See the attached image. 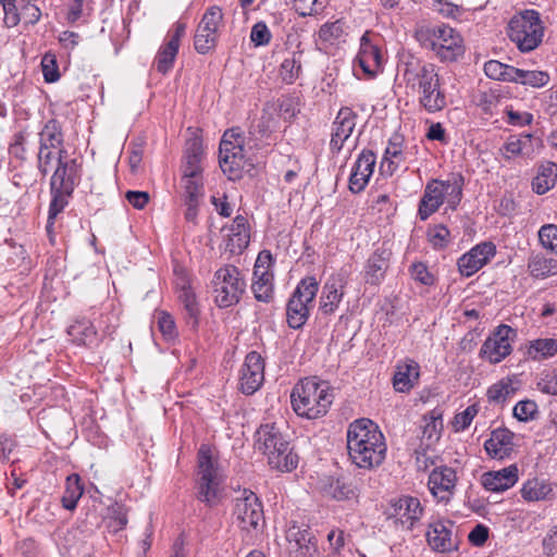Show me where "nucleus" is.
<instances>
[{"label":"nucleus","mask_w":557,"mask_h":557,"mask_svg":"<svg viewBox=\"0 0 557 557\" xmlns=\"http://www.w3.org/2000/svg\"><path fill=\"white\" fill-rule=\"evenodd\" d=\"M398 69L406 88L417 95L419 104L426 112L436 113L447 106L446 94L433 63L408 54L401 58Z\"/></svg>","instance_id":"nucleus-1"},{"label":"nucleus","mask_w":557,"mask_h":557,"mask_svg":"<svg viewBox=\"0 0 557 557\" xmlns=\"http://www.w3.org/2000/svg\"><path fill=\"white\" fill-rule=\"evenodd\" d=\"M348 455L354 465L361 469H373L383 463L387 446L385 437L370 419H358L347 431Z\"/></svg>","instance_id":"nucleus-2"},{"label":"nucleus","mask_w":557,"mask_h":557,"mask_svg":"<svg viewBox=\"0 0 557 557\" xmlns=\"http://www.w3.org/2000/svg\"><path fill=\"white\" fill-rule=\"evenodd\" d=\"M334 399L330 384L317 377L300 380L293 388L290 403L294 411L307 419L324 416Z\"/></svg>","instance_id":"nucleus-3"},{"label":"nucleus","mask_w":557,"mask_h":557,"mask_svg":"<svg viewBox=\"0 0 557 557\" xmlns=\"http://www.w3.org/2000/svg\"><path fill=\"white\" fill-rule=\"evenodd\" d=\"M225 475L213 457L211 448L201 445L198 451L196 497L209 507L218 506L224 497Z\"/></svg>","instance_id":"nucleus-4"},{"label":"nucleus","mask_w":557,"mask_h":557,"mask_svg":"<svg viewBox=\"0 0 557 557\" xmlns=\"http://www.w3.org/2000/svg\"><path fill=\"white\" fill-rule=\"evenodd\" d=\"M256 447L268 457L272 469L289 472L298 465V456L275 424H263L256 432Z\"/></svg>","instance_id":"nucleus-5"},{"label":"nucleus","mask_w":557,"mask_h":557,"mask_svg":"<svg viewBox=\"0 0 557 557\" xmlns=\"http://www.w3.org/2000/svg\"><path fill=\"white\" fill-rule=\"evenodd\" d=\"M416 37L443 62L456 61L465 53L461 35L446 24L421 27L416 32Z\"/></svg>","instance_id":"nucleus-6"},{"label":"nucleus","mask_w":557,"mask_h":557,"mask_svg":"<svg viewBox=\"0 0 557 557\" xmlns=\"http://www.w3.org/2000/svg\"><path fill=\"white\" fill-rule=\"evenodd\" d=\"M463 177L455 174L447 181L432 180L424 188L423 196L419 203V216L422 221L436 212L440 207L447 202L453 210L457 208L462 196Z\"/></svg>","instance_id":"nucleus-7"},{"label":"nucleus","mask_w":557,"mask_h":557,"mask_svg":"<svg viewBox=\"0 0 557 557\" xmlns=\"http://www.w3.org/2000/svg\"><path fill=\"white\" fill-rule=\"evenodd\" d=\"M544 32L540 13L535 10H524L515 14L507 29L509 39L521 52L535 50L543 41Z\"/></svg>","instance_id":"nucleus-8"},{"label":"nucleus","mask_w":557,"mask_h":557,"mask_svg":"<svg viewBox=\"0 0 557 557\" xmlns=\"http://www.w3.org/2000/svg\"><path fill=\"white\" fill-rule=\"evenodd\" d=\"M219 162L221 170L231 181L239 180L244 172H248L251 163L244 153L243 140L232 131L224 133L220 143Z\"/></svg>","instance_id":"nucleus-9"},{"label":"nucleus","mask_w":557,"mask_h":557,"mask_svg":"<svg viewBox=\"0 0 557 557\" xmlns=\"http://www.w3.org/2000/svg\"><path fill=\"white\" fill-rule=\"evenodd\" d=\"M318 290L319 283L313 276H307L297 284L286 306L289 327L297 330L307 322Z\"/></svg>","instance_id":"nucleus-10"},{"label":"nucleus","mask_w":557,"mask_h":557,"mask_svg":"<svg viewBox=\"0 0 557 557\" xmlns=\"http://www.w3.org/2000/svg\"><path fill=\"white\" fill-rule=\"evenodd\" d=\"M212 285L214 300L221 308L236 305L246 286L239 270L231 264H226L215 271Z\"/></svg>","instance_id":"nucleus-11"},{"label":"nucleus","mask_w":557,"mask_h":557,"mask_svg":"<svg viewBox=\"0 0 557 557\" xmlns=\"http://www.w3.org/2000/svg\"><path fill=\"white\" fill-rule=\"evenodd\" d=\"M423 515L424 508L420 499L409 495L392 499L386 510L387 519L401 531L414 530Z\"/></svg>","instance_id":"nucleus-12"},{"label":"nucleus","mask_w":557,"mask_h":557,"mask_svg":"<svg viewBox=\"0 0 557 557\" xmlns=\"http://www.w3.org/2000/svg\"><path fill=\"white\" fill-rule=\"evenodd\" d=\"M233 516L238 528L246 532L259 531L264 523L262 504L249 490H244L236 498Z\"/></svg>","instance_id":"nucleus-13"},{"label":"nucleus","mask_w":557,"mask_h":557,"mask_svg":"<svg viewBox=\"0 0 557 557\" xmlns=\"http://www.w3.org/2000/svg\"><path fill=\"white\" fill-rule=\"evenodd\" d=\"M425 541L431 550L450 555L459 549V537L455 524L447 519H436L428 524Z\"/></svg>","instance_id":"nucleus-14"},{"label":"nucleus","mask_w":557,"mask_h":557,"mask_svg":"<svg viewBox=\"0 0 557 557\" xmlns=\"http://www.w3.org/2000/svg\"><path fill=\"white\" fill-rule=\"evenodd\" d=\"M516 337L515 329L507 324L498 325L481 346L480 357L490 363H499L511 354Z\"/></svg>","instance_id":"nucleus-15"},{"label":"nucleus","mask_w":557,"mask_h":557,"mask_svg":"<svg viewBox=\"0 0 557 557\" xmlns=\"http://www.w3.org/2000/svg\"><path fill=\"white\" fill-rule=\"evenodd\" d=\"M223 22L222 9L218 5H212L207 9L198 24L194 46L199 53H207L215 47L219 29Z\"/></svg>","instance_id":"nucleus-16"},{"label":"nucleus","mask_w":557,"mask_h":557,"mask_svg":"<svg viewBox=\"0 0 557 557\" xmlns=\"http://www.w3.org/2000/svg\"><path fill=\"white\" fill-rule=\"evenodd\" d=\"M543 148V141L540 137L531 133L510 135L500 151L506 159H533L540 154Z\"/></svg>","instance_id":"nucleus-17"},{"label":"nucleus","mask_w":557,"mask_h":557,"mask_svg":"<svg viewBox=\"0 0 557 557\" xmlns=\"http://www.w3.org/2000/svg\"><path fill=\"white\" fill-rule=\"evenodd\" d=\"M264 381V361L260 354L250 351L239 372V388L246 395L257 392Z\"/></svg>","instance_id":"nucleus-18"},{"label":"nucleus","mask_w":557,"mask_h":557,"mask_svg":"<svg viewBox=\"0 0 557 557\" xmlns=\"http://www.w3.org/2000/svg\"><path fill=\"white\" fill-rule=\"evenodd\" d=\"M348 284V275L346 272L341 271L332 274L325 281L319 305L323 314H332L337 309L345 295V288Z\"/></svg>","instance_id":"nucleus-19"},{"label":"nucleus","mask_w":557,"mask_h":557,"mask_svg":"<svg viewBox=\"0 0 557 557\" xmlns=\"http://www.w3.org/2000/svg\"><path fill=\"white\" fill-rule=\"evenodd\" d=\"M457 474L453 468L441 466L434 468L430 475L428 486L432 496L438 503H448L455 492Z\"/></svg>","instance_id":"nucleus-20"},{"label":"nucleus","mask_w":557,"mask_h":557,"mask_svg":"<svg viewBox=\"0 0 557 557\" xmlns=\"http://www.w3.org/2000/svg\"><path fill=\"white\" fill-rule=\"evenodd\" d=\"M357 61L363 73L369 77L375 76L383 70L385 61L384 53L382 52L379 42L374 41L369 33L363 34L360 39Z\"/></svg>","instance_id":"nucleus-21"},{"label":"nucleus","mask_w":557,"mask_h":557,"mask_svg":"<svg viewBox=\"0 0 557 557\" xmlns=\"http://www.w3.org/2000/svg\"><path fill=\"white\" fill-rule=\"evenodd\" d=\"M357 114L348 107L342 108L332 127L330 148L332 152L338 153L345 143L350 138L356 126Z\"/></svg>","instance_id":"nucleus-22"},{"label":"nucleus","mask_w":557,"mask_h":557,"mask_svg":"<svg viewBox=\"0 0 557 557\" xmlns=\"http://www.w3.org/2000/svg\"><path fill=\"white\" fill-rule=\"evenodd\" d=\"M496 248L492 243H482L462 255L458 268L463 276H471L482 269L495 256Z\"/></svg>","instance_id":"nucleus-23"},{"label":"nucleus","mask_w":557,"mask_h":557,"mask_svg":"<svg viewBox=\"0 0 557 557\" xmlns=\"http://www.w3.org/2000/svg\"><path fill=\"white\" fill-rule=\"evenodd\" d=\"M225 250L232 255L242 253L249 245L250 234L247 219L237 215L230 226L223 227Z\"/></svg>","instance_id":"nucleus-24"},{"label":"nucleus","mask_w":557,"mask_h":557,"mask_svg":"<svg viewBox=\"0 0 557 557\" xmlns=\"http://www.w3.org/2000/svg\"><path fill=\"white\" fill-rule=\"evenodd\" d=\"M185 30L186 25L184 23H176L168 41L160 47L154 60L158 72L165 74L173 67L174 60L178 52L180 41Z\"/></svg>","instance_id":"nucleus-25"},{"label":"nucleus","mask_w":557,"mask_h":557,"mask_svg":"<svg viewBox=\"0 0 557 557\" xmlns=\"http://www.w3.org/2000/svg\"><path fill=\"white\" fill-rule=\"evenodd\" d=\"M375 154L372 151L363 150L356 160L350 176L349 189L357 194L368 185L375 166Z\"/></svg>","instance_id":"nucleus-26"},{"label":"nucleus","mask_w":557,"mask_h":557,"mask_svg":"<svg viewBox=\"0 0 557 557\" xmlns=\"http://www.w3.org/2000/svg\"><path fill=\"white\" fill-rule=\"evenodd\" d=\"M78 180V165L69 156L54 166L51 176V190H61L70 195Z\"/></svg>","instance_id":"nucleus-27"},{"label":"nucleus","mask_w":557,"mask_h":557,"mask_svg":"<svg viewBox=\"0 0 557 557\" xmlns=\"http://www.w3.org/2000/svg\"><path fill=\"white\" fill-rule=\"evenodd\" d=\"M519 479L517 465H510L500 470H493L482 474L481 484L485 490L494 493L504 492L512 487Z\"/></svg>","instance_id":"nucleus-28"},{"label":"nucleus","mask_w":557,"mask_h":557,"mask_svg":"<svg viewBox=\"0 0 557 557\" xmlns=\"http://www.w3.org/2000/svg\"><path fill=\"white\" fill-rule=\"evenodd\" d=\"M513 434L507 429H496L485 442L487 455L494 459H504L513 450Z\"/></svg>","instance_id":"nucleus-29"},{"label":"nucleus","mask_w":557,"mask_h":557,"mask_svg":"<svg viewBox=\"0 0 557 557\" xmlns=\"http://www.w3.org/2000/svg\"><path fill=\"white\" fill-rule=\"evenodd\" d=\"M420 376V367L412 359H406L396 366L393 376V386L396 392L407 393L418 382Z\"/></svg>","instance_id":"nucleus-30"},{"label":"nucleus","mask_w":557,"mask_h":557,"mask_svg":"<svg viewBox=\"0 0 557 557\" xmlns=\"http://www.w3.org/2000/svg\"><path fill=\"white\" fill-rule=\"evenodd\" d=\"M391 252L387 249H377L369 258L366 267V281L376 285L381 283L388 268Z\"/></svg>","instance_id":"nucleus-31"},{"label":"nucleus","mask_w":557,"mask_h":557,"mask_svg":"<svg viewBox=\"0 0 557 557\" xmlns=\"http://www.w3.org/2000/svg\"><path fill=\"white\" fill-rule=\"evenodd\" d=\"M557 182V164L546 161L539 165L535 177L532 181V189L537 195H544L550 190Z\"/></svg>","instance_id":"nucleus-32"},{"label":"nucleus","mask_w":557,"mask_h":557,"mask_svg":"<svg viewBox=\"0 0 557 557\" xmlns=\"http://www.w3.org/2000/svg\"><path fill=\"white\" fill-rule=\"evenodd\" d=\"M280 123V113L276 112V107L267 102L260 120L252 126L251 134L259 136V139H265L271 133L276 131Z\"/></svg>","instance_id":"nucleus-33"},{"label":"nucleus","mask_w":557,"mask_h":557,"mask_svg":"<svg viewBox=\"0 0 557 557\" xmlns=\"http://www.w3.org/2000/svg\"><path fill=\"white\" fill-rule=\"evenodd\" d=\"M520 493L527 502H541L549 497L553 493V487L545 479L532 478L522 484Z\"/></svg>","instance_id":"nucleus-34"},{"label":"nucleus","mask_w":557,"mask_h":557,"mask_svg":"<svg viewBox=\"0 0 557 557\" xmlns=\"http://www.w3.org/2000/svg\"><path fill=\"white\" fill-rule=\"evenodd\" d=\"M557 355L556 338H537L525 346V356L533 361H542Z\"/></svg>","instance_id":"nucleus-35"},{"label":"nucleus","mask_w":557,"mask_h":557,"mask_svg":"<svg viewBox=\"0 0 557 557\" xmlns=\"http://www.w3.org/2000/svg\"><path fill=\"white\" fill-rule=\"evenodd\" d=\"M398 137L395 140H391L385 149V154L381 162V169L384 173L392 174L411 154L410 150L403 149L401 144L396 141Z\"/></svg>","instance_id":"nucleus-36"},{"label":"nucleus","mask_w":557,"mask_h":557,"mask_svg":"<svg viewBox=\"0 0 557 557\" xmlns=\"http://www.w3.org/2000/svg\"><path fill=\"white\" fill-rule=\"evenodd\" d=\"M347 35L348 26L342 18L324 23L318 32L319 39L327 45L344 42Z\"/></svg>","instance_id":"nucleus-37"},{"label":"nucleus","mask_w":557,"mask_h":557,"mask_svg":"<svg viewBox=\"0 0 557 557\" xmlns=\"http://www.w3.org/2000/svg\"><path fill=\"white\" fill-rule=\"evenodd\" d=\"M37 136L38 147L64 149L63 133L55 120L48 121Z\"/></svg>","instance_id":"nucleus-38"},{"label":"nucleus","mask_w":557,"mask_h":557,"mask_svg":"<svg viewBox=\"0 0 557 557\" xmlns=\"http://www.w3.org/2000/svg\"><path fill=\"white\" fill-rule=\"evenodd\" d=\"M67 157L65 149L38 147L37 166L41 174L47 175L54 166Z\"/></svg>","instance_id":"nucleus-39"},{"label":"nucleus","mask_w":557,"mask_h":557,"mask_svg":"<svg viewBox=\"0 0 557 557\" xmlns=\"http://www.w3.org/2000/svg\"><path fill=\"white\" fill-rule=\"evenodd\" d=\"M300 51H293L283 60L280 66V77L286 84H293L299 77L301 72Z\"/></svg>","instance_id":"nucleus-40"},{"label":"nucleus","mask_w":557,"mask_h":557,"mask_svg":"<svg viewBox=\"0 0 557 557\" xmlns=\"http://www.w3.org/2000/svg\"><path fill=\"white\" fill-rule=\"evenodd\" d=\"M67 333L74 342L81 345H92L97 341V331L86 320L76 321L70 325Z\"/></svg>","instance_id":"nucleus-41"},{"label":"nucleus","mask_w":557,"mask_h":557,"mask_svg":"<svg viewBox=\"0 0 557 557\" xmlns=\"http://www.w3.org/2000/svg\"><path fill=\"white\" fill-rule=\"evenodd\" d=\"M83 486L77 474H71L66 478L65 491L62 495V506L67 510L76 508L79 498L83 495Z\"/></svg>","instance_id":"nucleus-42"},{"label":"nucleus","mask_w":557,"mask_h":557,"mask_svg":"<svg viewBox=\"0 0 557 557\" xmlns=\"http://www.w3.org/2000/svg\"><path fill=\"white\" fill-rule=\"evenodd\" d=\"M549 74L545 71H529L516 67L515 79L512 83H519L532 88H541L549 83Z\"/></svg>","instance_id":"nucleus-43"},{"label":"nucleus","mask_w":557,"mask_h":557,"mask_svg":"<svg viewBox=\"0 0 557 557\" xmlns=\"http://www.w3.org/2000/svg\"><path fill=\"white\" fill-rule=\"evenodd\" d=\"M274 275H253L251 290L258 301L270 302L274 296Z\"/></svg>","instance_id":"nucleus-44"},{"label":"nucleus","mask_w":557,"mask_h":557,"mask_svg":"<svg viewBox=\"0 0 557 557\" xmlns=\"http://www.w3.org/2000/svg\"><path fill=\"white\" fill-rule=\"evenodd\" d=\"M443 429V420L441 413L435 410L423 417L422 437L428 441V445H432L441 437Z\"/></svg>","instance_id":"nucleus-45"},{"label":"nucleus","mask_w":557,"mask_h":557,"mask_svg":"<svg viewBox=\"0 0 557 557\" xmlns=\"http://www.w3.org/2000/svg\"><path fill=\"white\" fill-rule=\"evenodd\" d=\"M484 73L495 81L513 82L516 67L502 63L497 60H490L484 64Z\"/></svg>","instance_id":"nucleus-46"},{"label":"nucleus","mask_w":557,"mask_h":557,"mask_svg":"<svg viewBox=\"0 0 557 557\" xmlns=\"http://www.w3.org/2000/svg\"><path fill=\"white\" fill-rule=\"evenodd\" d=\"M515 394V387L510 379H503L490 386L487 398L492 403L502 404Z\"/></svg>","instance_id":"nucleus-47"},{"label":"nucleus","mask_w":557,"mask_h":557,"mask_svg":"<svg viewBox=\"0 0 557 557\" xmlns=\"http://www.w3.org/2000/svg\"><path fill=\"white\" fill-rule=\"evenodd\" d=\"M178 298H180L181 302L183 304L184 309L186 310L188 317L191 319H196L199 313L196 295H195L194 290L191 289V287L189 285H187L186 283H184L181 286L180 292H178Z\"/></svg>","instance_id":"nucleus-48"},{"label":"nucleus","mask_w":557,"mask_h":557,"mask_svg":"<svg viewBox=\"0 0 557 557\" xmlns=\"http://www.w3.org/2000/svg\"><path fill=\"white\" fill-rule=\"evenodd\" d=\"M52 199L49 207L48 212V222H47V231L50 233L53 226V221L57 215L62 212L64 209L66 201L65 196L67 195L65 191L61 190H51Z\"/></svg>","instance_id":"nucleus-49"},{"label":"nucleus","mask_w":557,"mask_h":557,"mask_svg":"<svg viewBox=\"0 0 557 557\" xmlns=\"http://www.w3.org/2000/svg\"><path fill=\"white\" fill-rule=\"evenodd\" d=\"M327 493L337 500L351 499L356 497L355 488L341 479H336L331 482Z\"/></svg>","instance_id":"nucleus-50"},{"label":"nucleus","mask_w":557,"mask_h":557,"mask_svg":"<svg viewBox=\"0 0 557 557\" xmlns=\"http://www.w3.org/2000/svg\"><path fill=\"white\" fill-rule=\"evenodd\" d=\"M286 537L289 542H295L299 548H306L307 552L311 548L315 550L314 545L310 546L312 536L307 529L293 525L288 529Z\"/></svg>","instance_id":"nucleus-51"},{"label":"nucleus","mask_w":557,"mask_h":557,"mask_svg":"<svg viewBox=\"0 0 557 557\" xmlns=\"http://www.w3.org/2000/svg\"><path fill=\"white\" fill-rule=\"evenodd\" d=\"M30 135L26 132H20L14 135L13 141L10 144L9 152L13 157L25 160L27 154V149L30 144L29 140Z\"/></svg>","instance_id":"nucleus-52"},{"label":"nucleus","mask_w":557,"mask_h":557,"mask_svg":"<svg viewBox=\"0 0 557 557\" xmlns=\"http://www.w3.org/2000/svg\"><path fill=\"white\" fill-rule=\"evenodd\" d=\"M185 201H200L203 196L202 178H182Z\"/></svg>","instance_id":"nucleus-53"},{"label":"nucleus","mask_w":557,"mask_h":557,"mask_svg":"<svg viewBox=\"0 0 557 557\" xmlns=\"http://www.w3.org/2000/svg\"><path fill=\"white\" fill-rule=\"evenodd\" d=\"M109 528L113 532L124 529L127 524V510L123 505L114 504L109 508Z\"/></svg>","instance_id":"nucleus-54"},{"label":"nucleus","mask_w":557,"mask_h":557,"mask_svg":"<svg viewBox=\"0 0 557 557\" xmlns=\"http://www.w3.org/2000/svg\"><path fill=\"white\" fill-rule=\"evenodd\" d=\"M273 265L274 259L272 253L269 250H262L256 259L253 275H274Z\"/></svg>","instance_id":"nucleus-55"},{"label":"nucleus","mask_w":557,"mask_h":557,"mask_svg":"<svg viewBox=\"0 0 557 557\" xmlns=\"http://www.w3.org/2000/svg\"><path fill=\"white\" fill-rule=\"evenodd\" d=\"M537 413V405L533 400H521L513 407V417L519 421L528 422L533 420Z\"/></svg>","instance_id":"nucleus-56"},{"label":"nucleus","mask_w":557,"mask_h":557,"mask_svg":"<svg viewBox=\"0 0 557 557\" xmlns=\"http://www.w3.org/2000/svg\"><path fill=\"white\" fill-rule=\"evenodd\" d=\"M270 103L276 107V112L280 113V117L283 116L284 120L289 121L299 112L296 100L290 97H283Z\"/></svg>","instance_id":"nucleus-57"},{"label":"nucleus","mask_w":557,"mask_h":557,"mask_svg":"<svg viewBox=\"0 0 557 557\" xmlns=\"http://www.w3.org/2000/svg\"><path fill=\"white\" fill-rule=\"evenodd\" d=\"M539 239L542 246L557 253V226L547 224L540 228Z\"/></svg>","instance_id":"nucleus-58"},{"label":"nucleus","mask_w":557,"mask_h":557,"mask_svg":"<svg viewBox=\"0 0 557 557\" xmlns=\"http://www.w3.org/2000/svg\"><path fill=\"white\" fill-rule=\"evenodd\" d=\"M433 8L442 15L453 18H461L466 12L462 7L454 4L447 0H434Z\"/></svg>","instance_id":"nucleus-59"},{"label":"nucleus","mask_w":557,"mask_h":557,"mask_svg":"<svg viewBox=\"0 0 557 557\" xmlns=\"http://www.w3.org/2000/svg\"><path fill=\"white\" fill-rule=\"evenodd\" d=\"M540 392L547 395H557V368L547 373H543L536 383Z\"/></svg>","instance_id":"nucleus-60"},{"label":"nucleus","mask_w":557,"mask_h":557,"mask_svg":"<svg viewBox=\"0 0 557 557\" xmlns=\"http://www.w3.org/2000/svg\"><path fill=\"white\" fill-rule=\"evenodd\" d=\"M476 413L478 409L475 406H469L462 412L457 413L453 420L454 430L456 432L466 430L471 424Z\"/></svg>","instance_id":"nucleus-61"},{"label":"nucleus","mask_w":557,"mask_h":557,"mask_svg":"<svg viewBox=\"0 0 557 557\" xmlns=\"http://www.w3.org/2000/svg\"><path fill=\"white\" fill-rule=\"evenodd\" d=\"M271 32L265 23H256L250 32V39L256 46H265L271 40Z\"/></svg>","instance_id":"nucleus-62"},{"label":"nucleus","mask_w":557,"mask_h":557,"mask_svg":"<svg viewBox=\"0 0 557 557\" xmlns=\"http://www.w3.org/2000/svg\"><path fill=\"white\" fill-rule=\"evenodd\" d=\"M529 271L534 277H545L552 272L550 261L543 257H534L529 262Z\"/></svg>","instance_id":"nucleus-63"},{"label":"nucleus","mask_w":557,"mask_h":557,"mask_svg":"<svg viewBox=\"0 0 557 557\" xmlns=\"http://www.w3.org/2000/svg\"><path fill=\"white\" fill-rule=\"evenodd\" d=\"M542 548L547 557L557 555V523L546 532L542 540Z\"/></svg>","instance_id":"nucleus-64"}]
</instances>
